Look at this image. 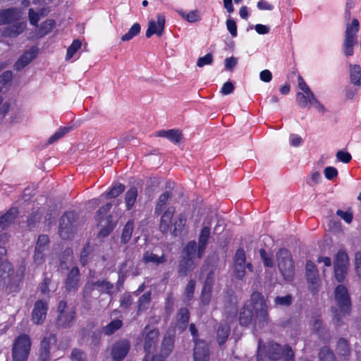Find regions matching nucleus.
Wrapping results in <instances>:
<instances>
[{"instance_id":"obj_64","label":"nucleus","mask_w":361,"mask_h":361,"mask_svg":"<svg viewBox=\"0 0 361 361\" xmlns=\"http://www.w3.org/2000/svg\"><path fill=\"white\" fill-rule=\"evenodd\" d=\"M213 62V56L211 53H208L204 56L200 57L197 61L198 67H203L207 65H210Z\"/></svg>"},{"instance_id":"obj_36","label":"nucleus","mask_w":361,"mask_h":361,"mask_svg":"<svg viewBox=\"0 0 361 361\" xmlns=\"http://www.w3.org/2000/svg\"><path fill=\"white\" fill-rule=\"evenodd\" d=\"M137 197V189L133 186L130 188L125 194V202L126 206V210H130L135 203L136 202Z\"/></svg>"},{"instance_id":"obj_27","label":"nucleus","mask_w":361,"mask_h":361,"mask_svg":"<svg viewBox=\"0 0 361 361\" xmlns=\"http://www.w3.org/2000/svg\"><path fill=\"white\" fill-rule=\"evenodd\" d=\"M190 312L186 307H181L176 314V322L179 329L185 330L190 320Z\"/></svg>"},{"instance_id":"obj_12","label":"nucleus","mask_w":361,"mask_h":361,"mask_svg":"<svg viewBox=\"0 0 361 361\" xmlns=\"http://www.w3.org/2000/svg\"><path fill=\"white\" fill-rule=\"evenodd\" d=\"M143 337V347L145 353H151L154 351L159 342V331L157 329L154 328L149 329V326L147 325L142 333Z\"/></svg>"},{"instance_id":"obj_48","label":"nucleus","mask_w":361,"mask_h":361,"mask_svg":"<svg viewBox=\"0 0 361 361\" xmlns=\"http://www.w3.org/2000/svg\"><path fill=\"white\" fill-rule=\"evenodd\" d=\"M71 127H61L56 132H55L48 140V144L51 145L56 140L63 137L66 133L71 131Z\"/></svg>"},{"instance_id":"obj_50","label":"nucleus","mask_w":361,"mask_h":361,"mask_svg":"<svg viewBox=\"0 0 361 361\" xmlns=\"http://www.w3.org/2000/svg\"><path fill=\"white\" fill-rule=\"evenodd\" d=\"M112 207V204L110 202L102 206L97 212L94 218L99 224H102L104 216L106 214Z\"/></svg>"},{"instance_id":"obj_61","label":"nucleus","mask_w":361,"mask_h":361,"mask_svg":"<svg viewBox=\"0 0 361 361\" xmlns=\"http://www.w3.org/2000/svg\"><path fill=\"white\" fill-rule=\"evenodd\" d=\"M183 18L189 23H196L201 20L199 12L197 10L191 11L182 15Z\"/></svg>"},{"instance_id":"obj_47","label":"nucleus","mask_w":361,"mask_h":361,"mask_svg":"<svg viewBox=\"0 0 361 361\" xmlns=\"http://www.w3.org/2000/svg\"><path fill=\"white\" fill-rule=\"evenodd\" d=\"M56 343V336L54 334H49L48 336H45L40 342L39 350L50 351V346L51 343Z\"/></svg>"},{"instance_id":"obj_60","label":"nucleus","mask_w":361,"mask_h":361,"mask_svg":"<svg viewBox=\"0 0 361 361\" xmlns=\"http://www.w3.org/2000/svg\"><path fill=\"white\" fill-rule=\"evenodd\" d=\"M168 135L167 139L173 143L180 142L183 137L181 131L176 129L169 130Z\"/></svg>"},{"instance_id":"obj_54","label":"nucleus","mask_w":361,"mask_h":361,"mask_svg":"<svg viewBox=\"0 0 361 361\" xmlns=\"http://www.w3.org/2000/svg\"><path fill=\"white\" fill-rule=\"evenodd\" d=\"M90 255V243L87 242L83 247L80 253V264L82 267H85L88 263L89 257Z\"/></svg>"},{"instance_id":"obj_21","label":"nucleus","mask_w":361,"mask_h":361,"mask_svg":"<svg viewBox=\"0 0 361 361\" xmlns=\"http://www.w3.org/2000/svg\"><path fill=\"white\" fill-rule=\"evenodd\" d=\"M18 215L17 207L10 208L5 214L0 216V231H2L14 224Z\"/></svg>"},{"instance_id":"obj_30","label":"nucleus","mask_w":361,"mask_h":361,"mask_svg":"<svg viewBox=\"0 0 361 361\" xmlns=\"http://www.w3.org/2000/svg\"><path fill=\"white\" fill-rule=\"evenodd\" d=\"M253 318V310L249 305L245 304L242 307L239 314V322L241 326H248Z\"/></svg>"},{"instance_id":"obj_33","label":"nucleus","mask_w":361,"mask_h":361,"mask_svg":"<svg viewBox=\"0 0 361 361\" xmlns=\"http://www.w3.org/2000/svg\"><path fill=\"white\" fill-rule=\"evenodd\" d=\"M142 261L146 264L153 263L159 265L160 264L166 262L167 259L166 257L164 254H162L161 256H159L156 254H154L152 252L147 250L143 254Z\"/></svg>"},{"instance_id":"obj_28","label":"nucleus","mask_w":361,"mask_h":361,"mask_svg":"<svg viewBox=\"0 0 361 361\" xmlns=\"http://www.w3.org/2000/svg\"><path fill=\"white\" fill-rule=\"evenodd\" d=\"M15 274L14 269L7 260L0 262V283H6V280Z\"/></svg>"},{"instance_id":"obj_43","label":"nucleus","mask_w":361,"mask_h":361,"mask_svg":"<svg viewBox=\"0 0 361 361\" xmlns=\"http://www.w3.org/2000/svg\"><path fill=\"white\" fill-rule=\"evenodd\" d=\"M319 358L320 361H338L333 350L328 346L320 348Z\"/></svg>"},{"instance_id":"obj_37","label":"nucleus","mask_w":361,"mask_h":361,"mask_svg":"<svg viewBox=\"0 0 361 361\" xmlns=\"http://www.w3.org/2000/svg\"><path fill=\"white\" fill-rule=\"evenodd\" d=\"M134 221L133 219H129L123 228L122 234L121 236V243L122 244H126L130 241L132 237Z\"/></svg>"},{"instance_id":"obj_4","label":"nucleus","mask_w":361,"mask_h":361,"mask_svg":"<svg viewBox=\"0 0 361 361\" xmlns=\"http://www.w3.org/2000/svg\"><path fill=\"white\" fill-rule=\"evenodd\" d=\"M56 326L59 329H66L72 326L77 316L76 307L68 309L66 300H61L59 302L56 309Z\"/></svg>"},{"instance_id":"obj_14","label":"nucleus","mask_w":361,"mask_h":361,"mask_svg":"<svg viewBox=\"0 0 361 361\" xmlns=\"http://www.w3.org/2000/svg\"><path fill=\"white\" fill-rule=\"evenodd\" d=\"M130 342L127 339H121L114 343L111 348V357L114 361H122L129 353Z\"/></svg>"},{"instance_id":"obj_53","label":"nucleus","mask_w":361,"mask_h":361,"mask_svg":"<svg viewBox=\"0 0 361 361\" xmlns=\"http://www.w3.org/2000/svg\"><path fill=\"white\" fill-rule=\"evenodd\" d=\"M307 106L308 108L313 106L320 112H324L326 110L324 106L318 101L314 94L307 98Z\"/></svg>"},{"instance_id":"obj_22","label":"nucleus","mask_w":361,"mask_h":361,"mask_svg":"<svg viewBox=\"0 0 361 361\" xmlns=\"http://www.w3.org/2000/svg\"><path fill=\"white\" fill-rule=\"evenodd\" d=\"M195 268L194 260L190 257H181L178 266V274L179 276H186Z\"/></svg>"},{"instance_id":"obj_13","label":"nucleus","mask_w":361,"mask_h":361,"mask_svg":"<svg viewBox=\"0 0 361 361\" xmlns=\"http://www.w3.org/2000/svg\"><path fill=\"white\" fill-rule=\"evenodd\" d=\"M306 279L309 289L313 293H317L320 285V279L317 267L311 260L306 262Z\"/></svg>"},{"instance_id":"obj_41","label":"nucleus","mask_w":361,"mask_h":361,"mask_svg":"<svg viewBox=\"0 0 361 361\" xmlns=\"http://www.w3.org/2000/svg\"><path fill=\"white\" fill-rule=\"evenodd\" d=\"M55 25L56 22L53 19H47L45 21L42 22L39 27V35L40 37L47 35L49 33L51 32L53 28L55 27Z\"/></svg>"},{"instance_id":"obj_40","label":"nucleus","mask_w":361,"mask_h":361,"mask_svg":"<svg viewBox=\"0 0 361 361\" xmlns=\"http://www.w3.org/2000/svg\"><path fill=\"white\" fill-rule=\"evenodd\" d=\"M171 197L172 194L169 191H166L159 196L154 209V213L157 215H159L161 213L163 208L168 203Z\"/></svg>"},{"instance_id":"obj_10","label":"nucleus","mask_w":361,"mask_h":361,"mask_svg":"<svg viewBox=\"0 0 361 361\" xmlns=\"http://www.w3.org/2000/svg\"><path fill=\"white\" fill-rule=\"evenodd\" d=\"M250 307L255 311L257 317L262 322L268 320V306L267 301L262 293L254 291L250 295Z\"/></svg>"},{"instance_id":"obj_11","label":"nucleus","mask_w":361,"mask_h":361,"mask_svg":"<svg viewBox=\"0 0 361 361\" xmlns=\"http://www.w3.org/2000/svg\"><path fill=\"white\" fill-rule=\"evenodd\" d=\"M49 237L46 234L39 235L35 245L33 262L37 265H42L46 259L47 252L49 247Z\"/></svg>"},{"instance_id":"obj_26","label":"nucleus","mask_w":361,"mask_h":361,"mask_svg":"<svg viewBox=\"0 0 361 361\" xmlns=\"http://www.w3.org/2000/svg\"><path fill=\"white\" fill-rule=\"evenodd\" d=\"M18 18L16 8H8L0 11V25L9 24Z\"/></svg>"},{"instance_id":"obj_9","label":"nucleus","mask_w":361,"mask_h":361,"mask_svg":"<svg viewBox=\"0 0 361 361\" xmlns=\"http://www.w3.org/2000/svg\"><path fill=\"white\" fill-rule=\"evenodd\" d=\"M77 214L73 211L65 212L59 221V233L63 239H70L75 230Z\"/></svg>"},{"instance_id":"obj_51","label":"nucleus","mask_w":361,"mask_h":361,"mask_svg":"<svg viewBox=\"0 0 361 361\" xmlns=\"http://www.w3.org/2000/svg\"><path fill=\"white\" fill-rule=\"evenodd\" d=\"M348 262V256L347 252L343 250H339L336 255L334 265L347 266Z\"/></svg>"},{"instance_id":"obj_58","label":"nucleus","mask_w":361,"mask_h":361,"mask_svg":"<svg viewBox=\"0 0 361 361\" xmlns=\"http://www.w3.org/2000/svg\"><path fill=\"white\" fill-rule=\"evenodd\" d=\"M259 253L260 257L263 262L264 267H273L274 266V260L272 256H269L264 248H260L259 250Z\"/></svg>"},{"instance_id":"obj_44","label":"nucleus","mask_w":361,"mask_h":361,"mask_svg":"<svg viewBox=\"0 0 361 361\" xmlns=\"http://www.w3.org/2000/svg\"><path fill=\"white\" fill-rule=\"evenodd\" d=\"M196 251H198V245L195 240L189 241L183 249L185 255L183 257H190L191 259H194Z\"/></svg>"},{"instance_id":"obj_32","label":"nucleus","mask_w":361,"mask_h":361,"mask_svg":"<svg viewBox=\"0 0 361 361\" xmlns=\"http://www.w3.org/2000/svg\"><path fill=\"white\" fill-rule=\"evenodd\" d=\"M152 300V292L150 290L146 291L142 294L137 302V314L146 311Z\"/></svg>"},{"instance_id":"obj_8","label":"nucleus","mask_w":361,"mask_h":361,"mask_svg":"<svg viewBox=\"0 0 361 361\" xmlns=\"http://www.w3.org/2000/svg\"><path fill=\"white\" fill-rule=\"evenodd\" d=\"M189 330L195 343L193 361H209V349L206 342L199 338L198 330L194 323L189 325Z\"/></svg>"},{"instance_id":"obj_38","label":"nucleus","mask_w":361,"mask_h":361,"mask_svg":"<svg viewBox=\"0 0 361 361\" xmlns=\"http://www.w3.org/2000/svg\"><path fill=\"white\" fill-rule=\"evenodd\" d=\"M106 224L100 229L98 236L100 238H105L108 236L114 229L116 224L113 221V216L111 214L106 216Z\"/></svg>"},{"instance_id":"obj_20","label":"nucleus","mask_w":361,"mask_h":361,"mask_svg":"<svg viewBox=\"0 0 361 361\" xmlns=\"http://www.w3.org/2000/svg\"><path fill=\"white\" fill-rule=\"evenodd\" d=\"M210 228L209 226H203L200 231V233L198 236V251H197V257L201 259L204 253V251L207 248V246L209 243V239L210 237Z\"/></svg>"},{"instance_id":"obj_19","label":"nucleus","mask_w":361,"mask_h":361,"mask_svg":"<svg viewBox=\"0 0 361 361\" xmlns=\"http://www.w3.org/2000/svg\"><path fill=\"white\" fill-rule=\"evenodd\" d=\"M37 52L34 47L25 51L15 63L14 69L17 71L23 70L36 57Z\"/></svg>"},{"instance_id":"obj_24","label":"nucleus","mask_w":361,"mask_h":361,"mask_svg":"<svg viewBox=\"0 0 361 361\" xmlns=\"http://www.w3.org/2000/svg\"><path fill=\"white\" fill-rule=\"evenodd\" d=\"M175 337L173 335H165L161 345V353L164 360L173 351L174 348Z\"/></svg>"},{"instance_id":"obj_25","label":"nucleus","mask_w":361,"mask_h":361,"mask_svg":"<svg viewBox=\"0 0 361 361\" xmlns=\"http://www.w3.org/2000/svg\"><path fill=\"white\" fill-rule=\"evenodd\" d=\"M92 290H97L101 293L111 294L114 288V285L106 279L97 280L89 283Z\"/></svg>"},{"instance_id":"obj_18","label":"nucleus","mask_w":361,"mask_h":361,"mask_svg":"<svg viewBox=\"0 0 361 361\" xmlns=\"http://www.w3.org/2000/svg\"><path fill=\"white\" fill-rule=\"evenodd\" d=\"M165 26V16L163 14L157 16V21L150 20L148 24V28L146 31V37L149 38L153 35L161 37L163 35Z\"/></svg>"},{"instance_id":"obj_2","label":"nucleus","mask_w":361,"mask_h":361,"mask_svg":"<svg viewBox=\"0 0 361 361\" xmlns=\"http://www.w3.org/2000/svg\"><path fill=\"white\" fill-rule=\"evenodd\" d=\"M335 300L338 308H333V320L336 326H341L342 319L351 312V300L348 289L343 285H338L335 289Z\"/></svg>"},{"instance_id":"obj_35","label":"nucleus","mask_w":361,"mask_h":361,"mask_svg":"<svg viewBox=\"0 0 361 361\" xmlns=\"http://www.w3.org/2000/svg\"><path fill=\"white\" fill-rule=\"evenodd\" d=\"M350 82L358 87L361 86V67L360 65H350Z\"/></svg>"},{"instance_id":"obj_31","label":"nucleus","mask_w":361,"mask_h":361,"mask_svg":"<svg viewBox=\"0 0 361 361\" xmlns=\"http://www.w3.org/2000/svg\"><path fill=\"white\" fill-rule=\"evenodd\" d=\"M336 350L339 356L348 360L351 354L348 341L344 338H340L337 341Z\"/></svg>"},{"instance_id":"obj_1","label":"nucleus","mask_w":361,"mask_h":361,"mask_svg":"<svg viewBox=\"0 0 361 361\" xmlns=\"http://www.w3.org/2000/svg\"><path fill=\"white\" fill-rule=\"evenodd\" d=\"M175 212L176 208L171 206L161 214L159 227L163 234H167L171 231V233L176 237L183 232L187 218L184 214L180 213L178 215L173 224H172V219Z\"/></svg>"},{"instance_id":"obj_5","label":"nucleus","mask_w":361,"mask_h":361,"mask_svg":"<svg viewBox=\"0 0 361 361\" xmlns=\"http://www.w3.org/2000/svg\"><path fill=\"white\" fill-rule=\"evenodd\" d=\"M31 339L27 334L17 336L12 345V361H27L31 350Z\"/></svg>"},{"instance_id":"obj_59","label":"nucleus","mask_w":361,"mask_h":361,"mask_svg":"<svg viewBox=\"0 0 361 361\" xmlns=\"http://www.w3.org/2000/svg\"><path fill=\"white\" fill-rule=\"evenodd\" d=\"M102 332L100 330H96L93 331L90 336V345L92 348H97L101 341Z\"/></svg>"},{"instance_id":"obj_34","label":"nucleus","mask_w":361,"mask_h":361,"mask_svg":"<svg viewBox=\"0 0 361 361\" xmlns=\"http://www.w3.org/2000/svg\"><path fill=\"white\" fill-rule=\"evenodd\" d=\"M21 282L22 281L19 279L18 274H15L12 277L6 280V283H4V285H6V291L8 293L18 292L20 289V285Z\"/></svg>"},{"instance_id":"obj_49","label":"nucleus","mask_w":361,"mask_h":361,"mask_svg":"<svg viewBox=\"0 0 361 361\" xmlns=\"http://www.w3.org/2000/svg\"><path fill=\"white\" fill-rule=\"evenodd\" d=\"M82 43L80 39H74L71 44L67 49L66 59H71L73 55L80 49Z\"/></svg>"},{"instance_id":"obj_45","label":"nucleus","mask_w":361,"mask_h":361,"mask_svg":"<svg viewBox=\"0 0 361 361\" xmlns=\"http://www.w3.org/2000/svg\"><path fill=\"white\" fill-rule=\"evenodd\" d=\"M141 30L140 25L138 23H134L129 29L128 32L122 35L121 39L123 42H127L137 36Z\"/></svg>"},{"instance_id":"obj_6","label":"nucleus","mask_w":361,"mask_h":361,"mask_svg":"<svg viewBox=\"0 0 361 361\" xmlns=\"http://www.w3.org/2000/svg\"><path fill=\"white\" fill-rule=\"evenodd\" d=\"M279 269L286 281H292L295 276V264L290 251L281 248L276 252Z\"/></svg>"},{"instance_id":"obj_17","label":"nucleus","mask_w":361,"mask_h":361,"mask_svg":"<svg viewBox=\"0 0 361 361\" xmlns=\"http://www.w3.org/2000/svg\"><path fill=\"white\" fill-rule=\"evenodd\" d=\"M48 303L44 300H38L34 304L32 311V321L35 324H42L47 317Z\"/></svg>"},{"instance_id":"obj_62","label":"nucleus","mask_w":361,"mask_h":361,"mask_svg":"<svg viewBox=\"0 0 361 361\" xmlns=\"http://www.w3.org/2000/svg\"><path fill=\"white\" fill-rule=\"evenodd\" d=\"M133 303V299L130 293H126L123 295L120 301V307L122 309H128Z\"/></svg>"},{"instance_id":"obj_16","label":"nucleus","mask_w":361,"mask_h":361,"mask_svg":"<svg viewBox=\"0 0 361 361\" xmlns=\"http://www.w3.org/2000/svg\"><path fill=\"white\" fill-rule=\"evenodd\" d=\"M298 87L303 92H298L296 93L295 96V100L298 105L305 109L307 107V98H309L310 96H312L314 93L310 90V88L308 87V85L306 84L305 81L304 80L303 78L298 75Z\"/></svg>"},{"instance_id":"obj_63","label":"nucleus","mask_w":361,"mask_h":361,"mask_svg":"<svg viewBox=\"0 0 361 361\" xmlns=\"http://www.w3.org/2000/svg\"><path fill=\"white\" fill-rule=\"evenodd\" d=\"M71 359L73 361H86L85 353L80 349L74 348L71 352Z\"/></svg>"},{"instance_id":"obj_7","label":"nucleus","mask_w":361,"mask_h":361,"mask_svg":"<svg viewBox=\"0 0 361 361\" xmlns=\"http://www.w3.org/2000/svg\"><path fill=\"white\" fill-rule=\"evenodd\" d=\"M265 356L269 360L276 361L284 357L286 361H293L295 354L292 348L288 345L283 347L281 345L270 341L264 348Z\"/></svg>"},{"instance_id":"obj_23","label":"nucleus","mask_w":361,"mask_h":361,"mask_svg":"<svg viewBox=\"0 0 361 361\" xmlns=\"http://www.w3.org/2000/svg\"><path fill=\"white\" fill-rule=\"evenodd\" d=\"M24 23H18L1 30V35L5 37H15L21 34L25 29Z\"/></svg>"},{"instance_id":"obj_15","label":"nucleus","mask_w":361,"mask_h":361,"mask_svg":"<svg viewBox=\"0 0 361 361\" xmlns=\"http://www.w3.org/2000/svg\"><path fill=\"white\" fill-rule=\"evenodd\" d=\"M80 272L78 267H73L68 273L64 281L65 290L67 293L75 292L80 287Z\"/></svg>"},{"instance_id":"obj_3","label":"nucleus","mask_w":361,"mask_h":361,"mask_svg":"<svg viewBox=\"0 0 361 361\" xmlns=\"http://www.w3.org/2000/svg\"><path fill=\"white\" fill-rule=\"evenodd\" d=\"M359 30L360 22L357 18H353L350 23H346L342 44V49L345 56L349 57L353 55L354 47L357 44Z\"/></svg>"},{"instance_id":"obj_56","label":"nucleus","mask_w":361,"mask_h":361,"mask_svg":"<svg viewBox=\"0 0 361 361\" xmlns=\"http://www.w3.org/2000/svg\"><path fill=\"white\" fill-rule=\"evenodd\" d=\"M347 271V266L334 265V274L336 279L338 282L344 280Z\"/></svg>"},{"instance_id":"obj_39","label":"nucleus","mask_w":361,"mask_h":361,"mask_svg":"<svg viewBox=\"0 0 361 361\" xmlns=\"http://www.w3.org/2000/svg\"><path fill=\"white\" fill-rule=\"evenodd\" d=\"M125 185L121 183L114 184L109 190L105 192L104 195L107 199H111L118 197L125 190Z\"/></svg>"},{"instance_id":"obj_29","label":"nucleus","mask_w":361,"mask_h":361,"mask_svg":"<svg viewBox=\"0 0 361 361\" xmlns=\"http://www.w3.org/2000/svg\"><path fill=\"white\" fill-rule=\"evenodd\" d=\"M231 333V328L228 323H221L217 329L216 341L219 345L226 343Z\"/></svg>"},{"instance_id":"obj_57","label":"nucleus","mask_w":361,"mask_h":361,"mask_svg":"<svg viewBox=\"0 0 361 361\" xmlns=\"http://www.w3.org/2000/svg\"><path fill=\"white\" fill-rule=\"evenodd\" d=\"M234 265L236 264H245L246 262V257H245V252L243 248L240 247L238 248L235 251L234 258Z\"/></svg>"},{"instance_id":"obj_52","label":"nucleus","mask_w":361,"mask_h":361,"mask_svg":"<svg viewBox=\"0 0 361 361\" xmlns=\"http://www.w3.org/2000/svg\"><path fill=\"white\" fill-rule=\"evenodd\" d=\"M174 306V298L171 293L167 295L164 302V312L166 316L169 317L173 312Z\"/></svg>"},{"instance_id":"obj_55","label":"nucleus","mask_w":361,"mask_h":361,"mask_svg":"<svg viewBox=\"0 0 361 361\" xmlns=\"http://www.w3.org/2000/svg\"><path fill=\"white\" fill-rule=\"evenodd\" d=\"M276 305L288 307L293 302V298L290 295L285 296H277L274 299Z\"/></svg>"},{"instance_id":"obj_42","label":"nucleus","mask_w":361,"mask_h":361,"mask_svg":"<svg viewBox=\"0 0 361 361\" xmlns=\"http://www.w3.org/2000/svg\"><path fill=\"white\" fill-rule=\"evenodd\" d=\"M123 326V322L119 319L112 320L103 328V332L106 335H111Z\"/></svg>"},{"instance_id":"obj_46","label":"nucleus","mask_w":361,"mask_h":361,"mask_svg":"<svg viewBox=\"0 0 361 361\" xmlns=\"http://www.w3.org/2000/svg\"><path fill=\"white\" fill-rule=\"evenodd\" d=\"M42 214L39 209H37L30 214L27 219V225L30 228L35 227L42 219Z\"/></svg>"}]
</instances>
